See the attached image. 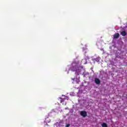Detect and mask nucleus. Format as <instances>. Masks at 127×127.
<instances>
[{
    "instance_id": "1",
    "label": "nucleus",
    "mask_w": 127,
    "mask_h": 127,
    "mask_svg": "<svg viewBox=\"0 0 127 127\" xmlns=\"http://www.w3.org/2000/svg\"><path fill=\"white\" fill-rule=\"evenodd\" d=\"M80 115L83 118H86V117L87 116V112L84 111H81L80 112Z\"/></svg>"
},
{
    "instance_id": "2",
    "label": "nucleus",
    "mask_w": 127,
    "mask_h": 127,
    "mask_svg": "<svg viewBox=\"0 0 127 127\" xmlns=\"http://www.w3.org/2000/svg\"><path fill=\"white\" fill-rule=\"evenodd\" d=\"M120 37V34L119 33H117L114 35V38L115 39H118Z\"/></svg>"
},
{
    "instance_id": "3",
    "label": "nucleus",
    "mask_w": 127,
    "mask_h": 127,
    "mask_svg": "<svg viewBox=\"0 0 127 127\" xmlns=\"http://www.w3.org/2000/svg\"><path fill=\"white\" fill-rule=\"evenodd\" d=\"M95 82L97 85H99L101 83V80H100V79H99V78H95Z\"/></svg>"
},
{
    "instance_id": "4",
    "label": "nucleus",
    "mask_w": 127,
    "mask_h": 127,
    "mask_svg": "<svg viewBox=\"0 0 127 127\" xmlns=\"http://www.w3.org/2000/svg\"><path fill=\"white\" fill-rule=\"evenodd\" d=\"M65 100H64V99L60 97L58 98V102L59 103H60L61 104V103H63V102H64Z\"/></svg>"
},
{
    "instance_id": "5",
    "label": "nucleus",
    "mask_w": 127,
    "mask_h": 127,
    "mask_svg": "<svg viewBox=\"0 0 127 127\" xmlns=\"http://www.w3.org/2000/svg\"><path fill=\"white\" fill-rule=\"evenodd\" d=\"M121 34L122 36H126V35H127V32L123 31L121 33Z\"/></svg>"
},
{
    "instance_id": "6",
    "label": "nucleus",
    "mask_w": 127,
    "mask_h": 127,
    "mask_svg": "<svg viewBox=\"0 0 127 127\" xmlns=\"http://www.w3.org/2000/svg\"><path fill=\"white\" fill-rule=\"evenodd\" d=\"M102 126V127H108V125H107V124L106 123H103Z\"/></svg>"
},
{
    "instance_id": "7",
    "label": "nucleus",
    "mask_w": 127,
    "mask_h": 127,
    "mask_svg": "<svg viewBox=\"0 0 127 127\" xmlns=\"http://www.w3.org/2000/svg\"><path fill=\"white\" fill-rule=\"evenodd\" d=\"M70 127V124L66 125V127Z\"/></svg>"
}]
</instances>
